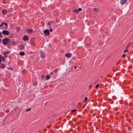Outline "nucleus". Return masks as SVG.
Segmentation results:
<instances>
[{
    "label": "nucleus",
    "instance_id": "f257e3e1",
    "mask_svg": "<svg viewBox=\"0 0 133 133\" xmlns=\"http://www.w3.org/2000/svg\"><path fill=\"white\" fill-rule=\"evenodd\" d=\"M10 40L7 38L2 39V43L4 45H11Z\"/></svg>",
    "mask_w": 133,
    "mask_h": 133
},
{
    "label": "nucleus",
    "instance_id": "f03ea898",
    "mask_svg": "<svg viewBox=\"0 0 133 133\" xmlns=\"http://www.w3.org/2000/svg\"><path fill=\"white\" fill-rule=\"evenodd\" d=\"M2 33L5 35H8L9 34V31L4 30L2 31Z\"/></svg>",
    "mask_w": 133,
    "mask_h": 133
},
{
    "label": "nucleus",
    "instance_id": "7ed1b4c3",
    "mask_svg": "<svg viewBox=\"0 0 133 133\" xmlns=\"http://www.w3.org/2000/svg\"><path fill=\"white\" fill-rule=\"evenodd\" d=\"M44 34L47 36L48 35L50 34L49 31L48 29L44 30Z\"/></svg>",
    "mask_w": 133,
    "mask_h": 133
},
{
    "label": "nucleus",
    "instance_id": "20e7f679",
    "mask_svg": "<svg viewBox=\"0 0 133 133\" xmlns=\"http://www.w3.org/2000/svg\"><path fill=\"white\" fill-rule=\"evenodd\" d=\"M28 37L26 35H25L23 37V39L25 41H28Z\"/></svg>",
    "mask_w": 133,
    "mask_h": 133
},
{
    "label": "nucleus",
    "instance_id": "39448f33",
    "mask_svg": "<svg viewBox=\"0 0 133 133\" xmlns=\"http://www.w3.org/2000/svg\"><path fill=\"white\" fill-rule=\"evenodd\" d=\"M127 0H121L120 1L121 4H125L127 1Z\"/></svg>",
    "mask_w": 133,
    "mask_h": 133
},
{
    "label": "nucleus",
    "instance_id": "423d86ee",
    "mask_svg": "<svg viewBox=\"0 0 133 133\" xmlns=\"http://www.w3.org/2000/svg\"><path fill=\"white\" fill-rule=\"evenodd\" d=\"M65 56L66 57H67L68 58H70L71 56L72 55L71 53H67L65 54Z\"/></svg>",
    "mask_w": 133,
    "mask_h": 133
},
{
    "label": "nucleus",
    "instance_id": "0eeeda50",
    "mask_svg": "<svg viewBox=\"0 0 133 133\" xmlns=\"http://www.w3.org/2000/svg\"><path fill=\"white\" fill-rule=\"evenodd\" d=\"M40 54H41V58H43L45 56V54L44 52L42 51H41L40 52Z\"/></svg>",
    "mask_w": 133,
    "mask_h": 133
},
{
    "label": "nucleus",
    "instance_id": "6e6552de",
    "mask_svg": "<svg viewBox=\"0 0 133 133\" xmlns=\"http://www.w3.org/2000/svg\"><path fill=\"white\" fill-rule=\"evenodd\" d=\"M0 68L1 69H4L5 67V66L4 65L3 63L0 64Z\"/></svg>",
    "mask_w": 133,
    "mask_h": 133
},
{
    "label": "nucleus",
    "instance_id": "1a4fd4ad",
    "mask_svg": "<svg viewBox=\"0 0 133 133\" xmlns=\"http://www.w3.org/2000/svg\"><path fill=\"white\" fill-rule=\"evenodd\" d=\"M33 30L32 29H27V31L29 33H31L32 32Z\"/></svg>",
    "mask_w": 133,
    "mask_h": 133
},
{
    "label": "nucleus",
    "instance_id": "9d476101",
    "mask_svg": "<svg viewBox=\"0 0 133 133\" xmlns=\"http://www.w3.org/2000/svg\"><path fill=\"white\" fill-rule=\"evenodd\" d=\"M19 47L20 49L22 50L24 48V46L23 45H20L19 46Z\"/></svg>",
    "mask_w": 133,
    "mask_h": 133
},
{
    "label": "nucleus",
    "instance_id": "9b49d317",
    "mask_svg": "<svg viewBox=\"0 0 133 133\" xmlns=\"http://www.w3.org/2000/svg\"><path fill=\"white\" fill-rule=\"evenodd\" d=\"M25 54V53L24 51H21L19 53V54L22 56L24 55Z\"/></svg>",
    "mask_w": 133,
    "mask_h": 133
},
{
    "label": "nucleus",
    "instance_id": "f8f14e48",
    "mask_svg": "<svg viewBox=\"0 0 133 133\" xmlns=\"http://www.w3.org/2000/svg\"><path fill=\"white\" fill-rule=\"evenodd\" d=\"M2 12L4 14H5L7 12V11L5 9H3L2 11Z\"/></svg>",
    "mask_w": 133,
    "mask_h": 133
},
{
    "label": "nucleus",
    "instance_id": "ddd939ff",
    "mask_svg": "<svg viewBox=\"0 0 133 133\" xmlns=\"http://www.w3.org/2000/svg\"><path fill=\"white\" fill-rule=\"evenodd\" d=\"M93 10H94L95 12H98L99 11L98 9L97 8H93Z\"/></svg>",
    "mask_w": 133,
    "mask_h": 133
},
{
    "label": "nucleus",
    "instance_id": "4468645a",
    "mask_svg": "<svg viewBox=\"0 0 133 133\" xmlns=\"http://www.w3.org/2000/svg\"><path fill=\"white\" fill-rule=\"evenodd\" d=\"M50 78V76L49 75H47L46 77L45 78L46 79L48 80Z\"/></svg>",
    "mask_w": 133,
    "mask_h": 133
},
{
    "label": "nucleus",
    "instance_id": "2eb2a0df",
    "mask_svg": "<svg viewBox=\"0 0 133 133\" xmlns=\"http://www.w3.org/2000/svg\"><path fill=\"white\" fill-rule=\"evenodd\" d=\"M2 58L1 59L4 62L5 61V57H2Z\"/></svg>",
    "mask_w": 133,
    "mask_h": 133
},
{
    "label": "nucleus",
    "instance_id": "dca6fc26",
    "mask_svg": "<svg viewBox=\"0 0 133 133\" xmlns=\"http://www.w3.org/2000/svg\"><path fill=\"white\" fill-rule=\"evenodd\" d=\"M20 28L19 26H18L16 28V30L17 31L19 30L20 29Z\"/></svg>",
    "mask_w": 133,
    "mask_h": 133
},
{
    "label": "nucleus",
    "instance_id": "f3484780",
    "mask_svg": "<svg viewBox=\"0 0 133 133\" xmlns=\"http://www.w3.org/2000/svg\"><path fill=\"white\" fill-rule=\"evenodd\" d=\"M4 24L5 25L6 27V29H7V28H8V24L7 23H5V24Z\"/></svg>",
    "mask_w": 133,
    "mask_h": 133
},
{
    "label": "nucleus",
    "instance_id": "a211bd4d",
    "mask_svg": "<svg viewBox=\"0 0 133 133\" xmlns=\"http://www.w3.org/2000/svg\"><path fill=\"white\" fill-rule=\"evenodd\" d=\"M4 55L5 56V57L6 58H7L8 57L6 55V53H5V52H4L3 53Z\"/></svg>",
    "mask_w": 133,
    "mask_h": 133
},
{
    "label": "nucleus",
    "instance_id": "6ab92c4d",
    "mask_svg": "<svg viewBox=\"0 0 133 133\" xmlns=\"http://www.w3.org/2000/svg\"><path fill=\"white\" fill-rule=\"evenodd\" d=\"M5 24L4 22H2V23L0 25V27H2V26Z\"/></svg>",
    "mask_w": 133,
    "mask_h": 133
},
{
    "label": "nucleus",
    "instance_id": "aec40b11",
    "mask_svg": "<svg viewBox=\"0 0 133 133\" xmlns=\"http://www.w3.org/2000/svg\"><path fill=\"white\" fill-rule=\"evenodd\" d=\"M74 11L76 13H78L79 11H78V9L76 10H74Z\"/></svg>",
    "mask_w": 133,
    "mask_h": 133
},
{
    "label": "nucleus",
    "instance_id": "412c9836",
    "mask_svg": "<svg viewBox=\"0 0 133 133\" xmlns=\"http://www.w3.org/2000/svg\"><path fill=\"white\" fill-rule=\"evenodd\" d=\"M50 22H49L48 23V24L50 25L49 26V28H50L51 27V26H50Z\"/></svg>",
    "mask_w": 133,
    "mask_h": 133
},
{
    "label": "nucleus",
    "instance_id": "4be33fe9",
    "mask_svg": "<svg viewBox=\"0 0 133 133\" xmlns=\"http://www.w3.org/2000/svg\"><path fill=\"white\" fill-rule=\"evenodd\" d=\"M99 84H97L95 86V88H98L99 87Z\"/></svg>",
    "mask_w": 133,
    "mask_h": 133
},
{
    "label": "nucleus",
    "instance_id": "5701e85b",
    "mask_svg": "<svg viewBox=\"0 0 133 133\" xmlns=\"http://www.w3.org/2000/svg\"><path fill=\"white\" fill-rule=\"evenodd\" d=\"M31 110V108H29V109H28L26 110V111H30Z\"/></svg>",
    "mask_w": 133,
    "mask_h": 133
},
{
    "label": "nucleus",
    "instance_id": "b1692460",
    "mask_svg": "<svg viewBox=\"0 0 133 133\" xmlns=\"http://www.w3.org/2000/svg\"><path fill=\"white\" fill-rule=\"evenodd\" d=\"M57 70H58L57 69H55V70H54L53 71L54 72L56 73L57 72Z\"/></svg>",
    "mask_w": 133,
    "mask_h": 133
},
{
    "label": "nucleus",
    "instance_id": "393cba45",
    "mask_svg": "<svg viewBox=\"0 0 133 133\" xmlns=\"http://www.w3.org/2000/svg\"><path fill=\"white\" fill-rule=\"evenodd\" d=\"M78 11H80L82 10V9L81 8H79L77 9Z\"/></svg>",
    "mask_w": 133,
    "mask_h": 133
},
{
    "label": "nucleus",
    "instance_id": "a878e982",
    "mask_svg": "<svg viewBox=\"0 0 133 133\" xmlns=\"http://www.w3.org/2000/svg\"><path fill=\"white\" fill-rule=\"evenodd\" d=\"M1 55H0V64L1 63Z\"/></svg>",
    "mask_w": 133,
    "mask_h": 133
},
{
    "label": "nucleus",
    "instance_id": "bb28decb",
    "mask_svg": "<svg viewBox=\"0 0 133 133\" xmlns=\"http://www.w3.org/2000/svg\"><path fill=\"white\" fill-rule=\"evenodd\" d=\"M2 36L1 34V32L0 31V37L2 38Z\"/></svg>",
    "mask_w": 133,
    "mask_h": 133
},
{
    "label": "nucleus",
    "instance_id": "cd10ccee",
    "mask_svg": "<svg viewBox=\"0 0 133 133\" xmlns=\"http://www.w3.org/2000/svg\"><path fill=\"white\" fill-rule=\"evenodd\" d=\"M87 99V97H85V99H84V102H85L86 101V100Z\"/></svg>",
    "mask_w": 133,
    "mask_h": 133
},
{
    "label": "nucleus",
    "instance_id": "c85d7f7f",
    "mask_svg": "<svg viewBox=\"0 0 133 133\" xmlns=\"http://www.w3.org/2000/svg\"><path fill=\"white\" fill-rule=\"evenodd\" d=\"M77 111L76 110H73L71 111V112H72L74 111Z\"/></svg>",
    "mask_w": 133,
    "mask_h": 133
},
{
    "label": "nucleus",
    "instance_id": "c756f323",
    "mask_svg": "<svg viewBox=\"0 0 133 133\" xmlns=\"http://www.w3.org/2000/svg\"><path fill=\"white\" fill-rule=\"evenodd\" d=\"M130 43H129V44L127 45V46L126 47V48H127L128 47H129V46L130 45Z\"/></svg>",
    "mask_w": 133,
    "mask_h": 133
},
{
    "label": "nucleus",
    "instance_id": "7c9ffc66",
    "mask_svg": "<svg viewBox=\"0 0 133 133\" xmlns=\"http://www.w3.org/2000/svg\"><path fill=\"white\" fill-rule=\"evenodd\" d=\"M125 56V54H123V55H122V57H124Z\"/></svg>",
    "mask_w": 133,
    "mask_h": 133
},
{
    "label": "nucleus",
    "instance_id": "2f4dec72",
    "mask_svg": "<svg viewBox=\"0 0 133 133\" xmlns=\"http://www.w3.org/2000/svg\"><path fill=\"white\" fill-rule=\"evenodd\" d=\"M12 45H14L15 44V42H12Z\"/></svg>",
    "mask_w": 133,
    "mask_h": 133
},
{
    "label": "nucleus",
    "instance_id": "473e14b6",
    "mask_svg": "<svg viewBox=\"0 0 133 133\" xmlns=\"http://www.w3.org/2000/svg\"><path fill=\"white\" fill-rule=\"evenodd\" d=\"M128 50V49H126V50H125V51H124V52H125L127 51Z\"/></svg>",
    "mask_w": 133,
    "mask_h": 133
},
{
    "label": "nucleus",
    "instance_id": "72a5a7b5",
    "mask_svg": "<svg viewBox=\"0 0 133 133\" xmlns=\"http://www.w3.org/2000/svg\"><path fill=\"white\" fill-rule=\"evenodd\" d=\"M52 29L51 28H50V32H52Z\"/></svg>",
    "mask_w": 133,
    "mask_h": 133
},
{
    "label": "nucleus",
    "instance_id": "f704fd0d",
    "mask_svg": "<svg viewBox=\"0 0 133 133\" xmlns=\"http://www.w3.org/2000/svg\"><path fill=\"white\" fill-rule=\"evenodd\" d=\"M7 69H12V68H7Z\"/></svg>",
    "mask_w": 133,
    "mask_h": 133
},
{
    "label": "nucleus",
    "instance_id": "c9c22d12",
    "mask_svg": "<svg viewBox=\"0 0 133 133\" xmlns=\"http://www.w3.org/2000/svg\"><path fill=\"white\" fill-rule=\"evenodd\" d=\"M5 53H6V54H8L9 53V51H7L6 52H5Z\"/></svg>",
    "mask_w": 133,
    "mask_h": 133
},
{
    "label": "nucleus",
    "instance_id": "e433bc0d",
    "mask_svg": "<svg viewBox=\"0 0 133 133\" xmlns=\"http://www.w3.org/2000/svg\"><path fill=\"white\" fill-rule=\"evenodd\" d=\"M92 87V85H90L89 87V89H90L91 87Z\"/></svg>",
    "mask_w": 133,
    "mask_h": 133
},
{
    "label": "nucleus",
    "instance_id": "4c0bfd02",
    "mask_svg": "<svg viewBox=\"0 0 133 133\" xmlns=\"http://www.w3.org/2000/svg\"><path fill=\"white\" fill-rule=\"evenodd\" d=\"M9 110H8L6 111L5 112L6 113H7L8 112H9Z\"/></svg>",
    "mask_w": 133,
    "mask_h": 133
},
{
    "label": "nucleus",
    "instance_id": "58836bf2",
    "mask_svg": "<svg viewBox=\"0 0 133 133\" xmlns=\"http://www.w3.org/2000/svg\"><path fill=\"white\" fill-rule=\"evenodd\" d=\"M50 22V23H53V21H51Z\"/></svg>",
    "mask_w": 133,
    "mask_h": 133
},
{
    "label": "nucleus",
    "instance_id": "ea45409f",
    "mask_svg": "<svg viewBox=\"0 0 133 133\" xmlns=\"http://www.w3.org/2000/svg\"><path fill=\"white\" fill-rule=\"evenodd\" d=\"M76 66H75L74 67V69H76Z\"/></svg>",
    "mask_w": 133,
    "mask_h": 133
},
{
    "label": "nucleus",
    "instance_id": "a19ab883",
    "mask_svg": "<svg viewBox=\"0 0 133 133\" xmlns=\"http://www.w3.org/2000/svg\"><path fill=\"white\" fill-rule=\"evenodd\" d=\"M1 39H0V43H1Z\"/></svg>",
    "mask_w": 133,
    "mask_h": 133
},
{
    "label": "nucleus",
    "instance_id": "79ce46f5",
    "mask_svg": "<svg viewBox=\"0 0 133 133\" xmlns=\"http://www.w3.org/2000/svg\"><path fill=\"white\" fill-rule=\"evenodd\" d=\"M44 76H42V77H44Z\"/></svg>",
    "mask_w": 133,
    "mask_h": 133
},
{
    "label": "nucleus",
    "instance_id": "37998d69",
    "mask_svg": "<svg viewBox=\"0 0 133 133\" xmlns=\"http://www.w3.org/2000/svg\"><path fill=\"white\" fill-rule=\"evenodd\" d=\"M44 76H42V77H44Z\"/></svg>",
    "mask_w": 133,
    "mask_h": 133
},
{
    "label": "nucleus",
    "instance_id": "c03bdc74",
    "mask_svg": "<svg viewBox=\"0 0 133 133\" xmlns=\"http://www.w3.org/2000/svg\"><path fill=\"white\" fill-rule=\"evenodd\" d=\"M32 44L34 45V44L33 43H32Z\"/></svg>",
    "mask_w": 133,
    "mask_h": 133
},
{
    "label": "nucleus",
    "instance_id": "a18cd8bd",
    "mask_svg": "<svg viewBox=\"0 0 133 133\" xmlns=\"http://www.w3.org/2000/svg\"><path fill=\"white\" fill-rule=\"evenodd\" d=\"M118 63H117V65L118 64Z\"/></svg>",
    "mask_w": 133,
    "mask_h": 133
},
{
    "label": "nucleus",
    "instance_id": "49530a36",
    "mask_svg": "<svg viewBox=\"0 0 133 133\" xmlns=\"http://www.w3.org/2000/svg\"><path fill=\"white\" fill-rule=\"evenodd\" d=\"M100 77H101V78H102V76H101Z\"/></svg>",
    "mask_w": 133,
    "mask_h": 133
},
{
    "label": "nucleus",
    "instance_id": "de8ad7c7",
    "mask_svg": "<svg viewBox=\"0 0 133 133\" xmlns=\"http://www.w3.org/2000/svg\"><path fill=\"white\" fill-rule=\"evenodd\" d=\"M107 76H109V75H107Z\"/></svg>",
    "mask_w": 133,
    "mask_h": 133
}]
</instances>
